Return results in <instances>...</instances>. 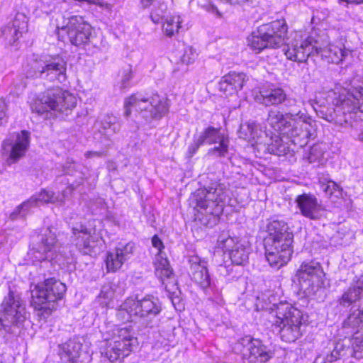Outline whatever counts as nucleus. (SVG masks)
<instances>
[{"label":"nucleus","mask_w":363,"mask_h":363,"mask_svg":"<svg viewBox=\"0 0 363 363\" xmlns=\"http://www.w3.org/2000/svg\"><path fill=\"white\" fill-rule=\"evenodd\" d=\"M255 101L265 106H279L285 103L289 111L285 114L277 110L268 112L267 123L277 133L286 136L300 147L306 145L315 133L313 120L296 110V100L288 99L285 91L279 87L263 89L255 95Z\"/></svg>","instance_id":"1"},{"label":"nucleus","mask_w":363,"mask_h":363,"mask_svg":"<svg viewBox=\"0 0 363 363\" xmlns=\"http://www.w3.org/2000/svg\"><path fill=\"white\" fill-rule=\"evenodd\" d=\"M328 98L333 107L328 108L322 117L327 121L342 125L349 124L355 140L363 142V119L358 113H363V87H352L351 91L331 92Z\"/></svg>","instance_id":"2"},{"label":"nucleus","mask_w":363,"mask_h":363,"mask_svg":"<svg viewBox=\"0 0 363 363\" xmlns=\"http://www.w3.org/2000/svg\"><path fill=\"white\" fill-rule=\"evenodd\" d=\"M265 257L272 267L279 269L291 259L294 234L283 220H272L267 225Z\"/></svg>","instance_id":"3"},{"label":"nucleus","mask_w":363,"mask_h":363,"mask_svg":"<svg viewBox=\"0 0 363 363\" xmlns=\"http://www.w3.org/2000/svg\"><path fill=\"white\" fill-rule=\"evenodd\" d=\"M231 191L228 184L218 182H212L207 187L197 191L196 206L198 213L196 220L205 226H213L218 220L223 207L230 201Z\"/></svg>","instance_id":"4"},{"label":"nucleus","mask_w":363,"mask_h":363,"mask_svg":"<svg viewBox=\"0 0 363 363\" xmlns=\"http://www.w3.org/2000/svg\"><path fill=\"white\" fill-rule=\"evenodd\" d=\"M287 31L284 19L262 24L247 38V45L256 54L267 49H277L285 43Z\"/></svg>","instance_id":"5"},{"label":"nucleus","mask_w":363,"mask_h":363,"mask_svg":"<svg viewBox=\"0 0 363 363\" xmlns=\"http://www.w3.org/2000/svg\"><path fill=\"white\" fill-rule=\"evenodd\" d=\"M273 326L280 334L281 340L294 342L302 335L303 315L302 312L288 303H280L276 306Z\"/></svg>","instance_id":"6"},{"label":"nucleus","mask_w":363,"mask_h":363,"mask_svg":"<svg viewBox=\"0 0 363 363\" xmlns=\"http://www.w3.org/2000/svg\"><path fill=\"white\" fill-rule=\"evenodd\" d=\"M138 344V339L131 327L117 328L113 330L112 338L103 347L101 354L111 362H114L128 357Z\"/></svg>","instance_id":"7"},{"label":"nucleus","mask_w":363,"mask_h":363,"mask_svg":"<svg viewBox=\"0 0 363 363\" xmlns=\"http://www.w3.org/2000/svg\"><path fill=\"white\" fill-rule=\"evenodd\" d=\"M76 98L59 86L44 91L33 102L31 108L33 112L43 115L50 111L63 112L76 106Z\"/></svg>","instance_id":"8"},{"label":"nucleus","mask_w":363,"mask_h":363,"mask_svg":"<svg viewBox=\"0 0 363 363\" xmlns=\"http://www.w3.org/2000/svg\"><path fill=\"white\" fill-rule=\"evenodd\" d=\"M218 143L208 150L207 155L215 157H225L229 151V139L220 132V128L208 126L205 128L196 138L194 136L193 142L189 145L186 155L192 157L203 144L213 145Z\"/></svg>","instance_id":"9"},{"label":"nucleus","mask_w":363,"mask_h":363,"mask_svg":"<svg viewBox=\"0 0 363 363\" xmlns=\"http://www.w3.org/2000/svg\"><path fill=\"white\" fill-rule=\"evenodd\" d=\"M67 287L65 284L54 278L45 279L32 290L31 303L35 310L51 311L50 305L63 298Z\"/></svg>","instance_id":"10"},{"label":"nucleus","mask_w":363,"mask_h":363,"mask_svg":"<svg viewBox=\"0 0 363 363\" xmlns=\"http://www.w3.org/2000/svg\"><path fill=\"white\" fill-rule=\"evenodd\" d=\"M27 318L25 304L19 296L9 291L1 303L0 323L2 328L8 333H16Z\"/></svg>","instance_id":"11"},{"label":"nucleus","mask_w":363,"mask_h":363,"mask_svg":"<svg viewBox=\"0 0 363 363\" xmlns=\"http://www.w3.org/2000/svg\"><path fill=\"white\" fill-rule=\"evenodd\" d=\"M72 241L77 250L83 255L96 256L99 255L104 247L102 238L88 229L82 223L74 224L72 228Z\"/></svg>","instance_id":"12"},{"label":"nucleus","mask_w":363,"mask_h":363,"mask_svg":"<svg viewBox=\"0 0 363 363\" xmlns=\"http://www.w3.org/2000/svg\"><path fill=\"white\" fill-rule=\"evenodd\" d=\"M30 133L21 130L10 134L1 144L2 155L7 157L6 162L10 165L23 158L30 147Z\"/></svg>","instance_id":"13"},{"label":"nucleus","mask_w":363,"mask_h":363,"mask_svg":"<svg viewBox=\"0 0 363 363\" xmlns=\"http://www.w3.org/2000/svg\"><path fill=\"white\" fill-rule=\"evenodd\" d=\"M163 247L164 245L160 240V279L164 287V294H166L176 310L182 311L184 308V305L181 297V291L178 287L177 280L169 266V261L162 257V248Z\"/></svg>","instance_id":"14"},{"label":"nucleus","mask_w":363,"mask_h":363,"mask_svg":"<svg viewBox=\"0 0 363 363\" xmlns=\"http://www.w3.org/2000/svg\"><path fill=\"white\" fill-rule=\"evenodd\" d=\"M296 275L301 289L308 294L314 293L323 284L325 273L320 262L315 260L302 262Z\"/></svg>","instance_id":"15"},{"label":"nucleus","mask_w":363,"mask_h":363,"mask_svg":"<svg viewBox=\"0 0 363 363\" xmlns=\"http://www.w3.org/2000/svg\"><path fill=\"white\" fill-rule=\"evenodd\" d=\"M315 38L312 35L303 36L296 34L294 38L286 45L284 54L289 60L297 62H305L310 56L315 55Z\"/></svg>","instance_id":"16"},{"label":"nucleus","mask_w":363,"mask_h":363,"mask_svg":"<svg viewBox=\"0 0 363 363\" xmlns=\"http://www.w3.org/2000/svg\"><path fill=\"white\" fill-rule=\"evenodd\" d=\"M342 330L345 334L352 335L350 340L352 355L355 358H362V355H357V353L363 351V309L352 311L343 322Z\"/></svg>","instance_id":"17"},{"label":"nucleus","mask_w":363,"mask_h":363,"mask_svg":"<svg viewBox=\"0 0 363 363\" xmlns=\"http://www.w3.org/2000/svg\"><path fill=\"white\" fill-rule=\"evenodd\" d=\"M40 242L38 244L35 258L39 261L53 260L58 257H66V247L63 246L57 235L52 229L49 227L40 235Z\"/></svg>","instance_id":"18"},{"label":"nucleus","mask_w":363,"mask_h":363,"mask_svg":"<svg viewBox=\"0 0 363 363\" xmlns=\"http://www.w3.org/2000/svg\"><path fill=\"white\" fill-rule=\"evenodd\" d=\"M31 77H40L50 82H63L67 79V62L58 55L49 57L43 61Z\"/></svg>","instance_id":"19"},{"label":"nucleus","mask_w":363,"mask_h":363,"mask_svg":"<svg viewBox=\"0 0 363 363\" xmlns=\"http://www.w3.org/2000/svg\"><path fill=\"white\" fill-rule=\"evenodd\" d=\"M65 26L57 29L66 30L70 43L76 46L86 44L89 42L92 28L81 16H72L67 19Z\"/></svg>","instance_id":"20"},{"label":"nucleus","mask_w":363,"mask_h":363,"mask_svg":"<svg viewBox=\"0 0 363 363\" xmlns=\"http://www.w3.org/2000/svg\"><path fill=\"white\" fill-rule=\"evenodd\" d=\"M158 105L157 96L149 99L140 94H133L125 99L124 114L126 117L130 116L131 108H134L135 111H141L143 117L147 120L155 118L159 113Z\"/></svg>","instance_id":"21"},{"label":"nucleus","mask_w":363,"mask_h":363,"mask_svg":"<svg viewBox=\"0 0 363 363\" xmlns=\"http://www.w3.org/2000/svg\"><path fill=\"white\" fill-rule=\"evenodd\" d=\"M237 345L243 348L242 359L247 363H265L272 357L267 347L260 340L250 336L240 339Z\"/></svg>","instance_id":"22"},{"label":"nucleus","mask_w":363,"mask_h":363,"mask_svg":"<svg viewBox=\"0 0 363 363\" xmlns=\"http://www.w3.org/2000/svg\"><path fill=\"white\" fill-rule=\"evenodd\" d=\"M218 245L229 252L230 258L235 264L242 265L247 262L249 247L244 242H235L228 233H222L218 238Z\"/></svg>","instance_id":"23"},{"label":"nucleus","mask_w":363,"mask_h":363,"mask_svg":"<svg viewBox=\"0 0 363 363\" xmlns=\"http://www.w3.org/2000/svg\"><path fill=\"white\" fill-rule=\"evenodd\" d=\"M315 45H317L318 49L315 50V55H320L328 63L338 64L350 52L349 50L345 49L344 45L342 43L339 45L330 43L326 35L318 36L315 38Z\"/></svg>","instance_id":"24"},{"label":"nucleus","mask_w":363,"mask_h":363,"mask_svg":"<svg viewBox=\"0 0 363 363\" xmlns=\"http://www.w3.org/2000/svg\"><path fill=\"white\" fill-rule=\"evenodd\" d=\"M119 130L120 125L118 123L117 118L108 114L100 121L95 122L93 127V137L96 142L108 146L109 138L118 133Z\"/></svg>","instance_id":"25"},{"label":"nucleus","mask_w":363,"mask_h":363,"mask_svg":"<svg viewBox=\"0 0 363 363\" xmlns=\"http://www.w3.org/2000/svg\"><path fill=\"white\" fill-rule=\"evenodd\" d=\"M189 264V274L191 280L204 291L211 286V277L207 268V262L198 255H191L188 258Z\"/></svg>","instance_id":"26"},{"label":"nucleus","mask_w":363,"mask_h":363,"mask_svg":"<svg viewBox=\"0 0 363 363\" xmlns=\"http://www.w3.org/2000/svg\"><path fill=\"white\" fill-rule=\"evenodd\" d=\"M134 243L130 242L125 245L119 244L113 250L107 252L106 265L108 272H115L130 259L134 252Z\"/></svg>","instance_id":"27"},{"label":"nucleus","mask_w":363,"mask_h":363,"mask_svg":"<svg viewBox=\"0 0 363 363\" xmlns=\"http://www.w3.org/2000/svg\"><path fill=\"white\" fill-rule=\"evenodd\" d=\"M295 202L302 216L311 220H318L320 217L322 205L315 195L303 193L297 196Z\"/></svg>","instance_id":"28"},{"label":"nucleus","mask_w":363,"mask_h":363,"mask_svg":"<svg viewBox=\"0 0 363 363\" xmlns=\"http://www.w3.org/2000/svg\"><path fill=\"white\" fill-rule=\"evenodd\" d=\"M125 307L130 309L129 311L133 313L135 317H144L149 314L155 315L158 313L156 305L150 296L145 297L140 301L133 298H127L125 301Z\"/></svg>","instance_id":"29"},{"label":"nucleus","mask_w":363,"mask_h":363,"mask_svg":"<svg viewBox=\"0 0 363 363\" xmlns=\"http://www.w3.org/2000/svg\"><path fill=\"white\" fill-rule=\"evenodd\" d=\"M245 79L246 75L244 73L230 72L221 78L218 89L225 96L233 95L242 89Z\"/></svg>","instance_id":"30"},{"label":"nucleus","mask_w":363,"mask_h":363,"mask_svg":"<svg viewBox=\"0 0 363 363\" xmlns=\"http://www.w3.org/2000/svg\"><path fill=\"white\" fill-rule=\"evenodd\" d=\"M82 344L77 338L69 339L60 345L59 354L64 363H77Z\"/></svg>","instance_id":"31"},{"label":"nucleus","mask_w":363,"mask_h":363,"mask_svg":"<svg viewBox=\"0 0 363 363\" xmlns=\"http://www.w3.org/2000/svg\"><path fill=\"white\" fill-rule=\"evenodd\" d=\"M363 292V279H359L356 284L346 289L338 301L340 305L344 307H349L357 301L359 300Z\"/></svg>","instance_id":"32"},{"label":"nucleus","mask_w":363,"mask_h":363,"mask_svg":"<svg viewBox=\"0 0 363 363\" xmlns=\"http://www.w3.org/2000/svg\"><path fill=\"white\" fill-rule=\"evenodd\" d=\"M27 21L23 15H17L13 21L12 26L8 27L5 30L6 37L11 36V40L15 42L22 35L23 33L27 31Z\"/></svg>","instance_id":"33"},{"label":"nucleus","mask_w":363,"mask_h":363,"mask_svg":"<svg viewBox=\"0 0 363 363\" xmlns=\"http://www.w3.org/2000/svg\"><path fill=\"white\" fill-rule=\"evenodd\" d=\"M65 193L64 191L62 194L55 196V194L51 191L42 190L38 196L35 197V204L37 205L38 201L43 203H51L57 206H63L65 203Z\"/></svg>","instance_id":"34"},{"label":"nucleus","mask_w":363,"mask_h":363,"mask_svg":"<svg viewBox=\"0 0 363 363\" xmlns=\"http://www.w3.org/2000/svg\"><path fill=\"white\" fill-rule=\"evenodd\" d=\"M267 150L269 153L278 156L286 155L290 152L287 143L277 135L272 138V142L267 144Z\"/></svg>","instance_id":"35"},{"label":"nucleus","mask_w":363,"mask_h":363,"mask_svg":"<svg viewBox=\"0 0 363 363\" xmlns=\"http://www.w3.org/2000/svg\"><path fill=\"white\" fill-rule=\"evenodd\" d=\"M180 16H169L165 19L162 29L167 36L172 37L179 31L181 23Z\"/></svg>","instance_id":"36"},{"label":"nucleus","mask_w":363,"mask_h":363,"mask_svg":"<svg viewBox=\"0 0 363 363\" xmlns=\"http://www.w3.org/2000/svg\"><path fill=\"white\" fill-rule=\"evenodd\" d=\"M62 167L65 174L74 176L79 179L80 180L78 182L79 184L84 179V174L81 171L82 165L80 164H77L73 160H68Z\"/></svg>","instance_id":"37"},{"label":"nucleus","mask_w":363,"mask_h":363,"mask_svg":"<svg viewBox=\"0 0 363 363\" xmlns=\"http://www.w3.org/2000/svg\"><path fill=\"white\" fill-rule=\"evenodd\" d=\"M324 152L320 145H313L308 154V161L310 163L319 162L323 157Z\"/></svg>","instance_id":"38"},{"label":"nucleus","mask_w":363,"mask_h":363,"mask_svg":"<svg viewBox=\"0 0 363 363\" xmlns=\"http://www.w3.org/2000/svg\"><path fill=\"white\" fill-rule=\"evenodd\" d=\"M320 182L321 189L326 196H331L335 194H340V188L335 182L329 180L326 183L323 181H320Z\"/></svg>","instance_id":"39"},{"label":"nucleus","mask_w":363,"mask_h":363,"mask_svg":"<svg viewBox=\"0 0 363 363\" xmlns=\"http://www.w3.org/2000/svg\"><path fill=\"white\" fill-rule=\"evenodd\" d=\"M197 55H198L194 48L192 47H186L181 57V62L185 65L192 64L196 60Z\"/></svg>","instance_id":"40"},{"label":"nucleus","mask_w":363,"mask_h":363,"mask_svg":"<svg viewBox=\"0 0 363 363\" xmlns=\"http://www.w3.org/2000/svg\"><path fill=\"white\" fill-rule=\"evenodd\" d=\"M231 5H239L244 9L257 6L262 0H220Z\"/></svg>","instance_id":"41"},{"label":"nucleus","mask_w":363,"mask_h":363,"mask_svg":"<svg viewBox=\"0 0 363 363\" xmlns=\"http://www.w3.org/2000/svg\"><path fill=\"white\" fill-rule=\"evenodd\" d=\"M114 291L113 289V286L111 284H104L101 290V293L99 294V298L104 299V301L102 303L108 304V301L113 298Z\"/></svg>","instance_id":"42"},{"label":"nucleus","mask_w":363,"mask_h":363,"mask_svg":"<svg viewBox=\"0 0 363 363\" xmlns=\"http://www.w3.org/2000/svg\"><path fill=\"white\" fill-rule=\"evenodd\" d=\"M255 125L253 123H246L240 126V137H243L245 140L255 139Z\"/></svg>","instance_id":"43"},{"label":"nucleus","mask_w":363,"mask_h":363,"mask_svg":"<svg viewBox=\"0 0 363 363\" xmlns=\"http://www.w3.org/2000/svg\"><path fill=\"white\" fill-rule=\"evenodd\" d=\"M129 311L130 309L125 308L124 302L116 313L118 318L122 321H133L132 317L135 315Z\"/></svg>","instance_id":"44"},{"label":"nucleus","mask_w":363,"mask_h":363,"mask_svg":"<svg viewBox=\"0 0 363 363\" xmlns=\"http://www.w3.org/2000/svg\"><path fill=\"white\" fill-rule=\"evenodd\" d=\"M334 350L338 354H340L341 357L346 354V352L347 350H350V348L346 347L345 344L341 341H338L335 343Z\"/></svg>","instance_id":"45"},{"label":"nucleus","mask_w":363,"mask_h":363,"mask_svg":"<svg viewBox=\"0 0 363 363\" xmlns=\"http://www.w3.org/2000/svg\"><path fill=\"white\" fill-rule=\"evenodd\" d=\"M26 203H21L10 214V219L14 220L19 218H24L22 214V208L26 206Z\"/></svg>","instance_id":"46"},{"label":"nucleus","mask_w":363,"mask_h":363,"mask_svg":"<svg viewBox=\"0 0 363 363\" xmlns=\"http://www.w3.org/2000/svg\"><path fill=\"white\" fill-rule=\"evenodd\" d=\"M23 203L27 204L26 206H25V208H22V214H23V217L25 218L26 216V215L28 214L30 208L36 206L35 197L31 196L29 199L24 201Z\"/></svg>","instance_id":"47"},{"label":"nucleus","mask_w":363,"mask_h":363,"mask_svg":"<svg viewBox=\"0 0 363 363\" xmlns=\"http://www.w3.org/2000/svg\"><path fill=\"white\" fill-rule=\"evenodd\" d=\"M340 358H341L340 354H338L333 349L330 354L326 355L325 360L326 362L332 363Z\"/></svg>","instance_id":"48"},{"label":"nucleus","mask_w":363,"mask_h":363,"mask_svg":"<svg viewBox=\"0 0 363 363\" xmlns=\"http://www.w3.org/2000/svg\"><path fill=\"white\" fill-rule=\"evenodd\" d=\"M169 106L170 103L167 99H166L164 104H162V102L160 101V117L162 114H165L168 112Z\"/></svg>","instance_id":"49"},{"label":"nucleus","mask_w":363,"mask_h":363,"mask_svg":"<svg viewBox=\"0 0 363 363\" xmlns=\"http://www.w3.org/2000/svg\"><path fill=\"white\" fill-rule=\"evenodd\" d=\"M132 78V73L130 71H128L127 73H125L122 79V84L123 87H125L128 83V82Z\"/></svg>","instance_id":"50"},{"label":"nucleus","mask_w":363,"mask_h":363,"mask_svg":"<svg viewBox=\"0 0 363 363\" xmlns=\"http://www.w3.org/2000/svg\"><path fill=\"white\" fill-rule=\"evenodd\" d=\"M102 155L103 152L98 151H88L85 153V156L87 158H91L94 157H101Z\"/></svg>","instance_id":"51"},{"label":"nucleus","mask_w":363,"mask_h":363,"mask_svg":"<svg viewBox=\"0 0 363 363\" xmlns=\"http://www.w3.org/2000/svg\"><path fill=\"white\" fill-rule=\"evenodd\" d=\"M152 244L154 247L157 250L156 255H159V237L157 235H155L152 239Z\"/></svg>","instance_id":"52"},{"label":"nucleus","mask_w":363,"mask_h":363,"mask_svg":"<svg viewBox=\"0 0 363 363\" xmlns=\"http://www.w3.org/2000/svg\"><path fill=\"white\" fill-rule=\"evenodd\" d=\"M5 104L4 102H0V124L1 123V120L5 116Z\"/></svg>","instance_id":"53"},{"label":"nucleus","mask_w":363,"mask_h":363,"mask_svg":"<svg viewBox=\"0 0 363 363\" xmlns=\"http://www.w3.org/2000/svg\"><path fill=\"white\" fill-rule=\"evenodd\" d=\"M150 17H151V18H152V21H153L155 23H158L159 19H158L157 17H155V18L154 17V14H153V13H151Z\"/></svg>","instance_id":"54"},{"label":"nucleus","mask_w":363,"mask_h":363,"mask_svg":"<svg viewBox=\"0 0 363 363\" xmlns=\"http://www.w3.org/2000/svg\"><path fill=\"white\" fill-rule=\"evenodd\" d=\"M212 12H215L218 15L220 16V13L218 11V10L217 9V8L214 6H211V10Z\"/></svg>","instance_id":"55"}]
</instances>
